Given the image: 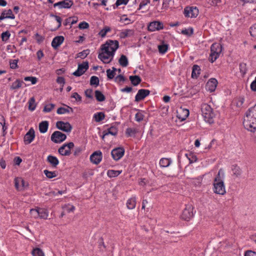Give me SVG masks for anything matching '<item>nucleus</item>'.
Wrapping results in <instances>:
<instances>
[{
	"label": "nucleus",
	"mask_w": 256,
	"mask_h": 256,
	"mask_svg": "<svg viewBox=\"0 0 256 256\" xmlns=\"http://www.w3.org/2000/svg\"><path fill=\"white\" fill-rule=\"evenodd\" d=\"M118 46V41L107 40L106 43L101 46L98 58L104 64H109L113 60L115 52Z\"/></svg>",
	"instance_id": "1"
},
{
	"label": "nucleus",
	"mask_w": 256,
	"mask_h": 256,
	"mask_svg": "<svg viewBox=\"0 0 256 256\" xmlns=\"http://www.w3.org/2000/svg\"><path fill=\"white\" fill-rule=\"evenodd\" d=\"M243 124L244 128L248 130L256 132V104L246 112L244 116Z\"/></svg>",
	"instance_id": "2"
},
{
	"label": "nucleus",
	"mask_w": 256,
	"mask_h": 256,
	"mask_svg": "<svg viewBox=\"0 0 256 256\" xmlns=\"http://www.w3.org/2000/svg\"><path fill=\"white\" fill-rule=\"evenodd\" d=\"M224 178V172L222 169H220L214 180L212 190L214 193L222 196L226 193Z\"/></svg>",
	"instance_id": "3"
},
{
	"label": "nucleus",
	"mask_w": 256,
	"mask_h": 256,
	"mask_svg": "<svg viewBox=\"0 0 256 256\" xmlns=\"http://www.w3.org/2000/svg\"><path fill=\"white\" fill-rule=\"evenodd\" d=\"M202 116L206 122L212 124L214 122V113L212 107L207 104H203L201 106Z\"/></svg>",
	"instance_id": "4"
},
{
	"label": "nucleus",
	"mask_w": 256,
	"mask_h": 256,
	"mask_svg": "<svg viewBox=\"0 0 256 256\" xmlns=\"http://www.w3.org/2000/svg\"><path fill=\"white\" fill-rule=\"evenodd\" d=\"M222 50V47L219 43H214L210 47V54L209 60L214 62L220 56Z\"/></svg>",
	"instance_id": "5"
},
{
	"label": "nucleus",
	"mask_w": 256,
	"mask_h": 256,
	"mask_svg": "<svg viewBox=\"0 0 256 256\" xmlns=\"http://www.w3.org/2000/svg\"><path fill=\"white\" fill-rule=\"evenodd\" d=\"M74 144L72 142L64 144L58 148V152L62 156H69L71 154V150L74 148Z\"/></svg>",
	"instance_id": "6"
},
{
	"label": "nucleus",
	"mask_w": 256,
	"mask_h": 256,
	"mask_svg": "<svg viewBox=\"0 0 256 256\" xmlns=\"http://www.w3.org/2000/svg\"><path fill=\"white\" fill-rule=\"evenodd\" d=\"M164 28V24L158 20L152 22L148 25V30L150 32L159 31L162 30Z\"/></svg>",
	"instance_id": "7"
},
{
	"label": "nucleus",
	"mask_w": 256,
	"mask_h": 256,
	"mask_svg": "<svg viewBox=\"0 0 256 256\" xmlns=\"http://www.w3.org/2000/svg\"><path fill=\"white\" fill-rule=\"evenodd\" d=\"M194 215V208L191 205H188L183 210L181 217L183 220L188 221L193 218Z\"/></svg>",
	"instance_id": "8"
},
{
	"label": "nucleus",
	"mask_w": 256,
	"mask_h": 256,
	"mask_svg": "<svg viewBox=\"0 0 256 256\" xmlns=\"http://www.w3.org/2000/svg\"><path fill=\"white\" fill-rule=\"evenodd\" d=\"M199 10L196 7H186L184 10V14L188 18H196L198 14Z\"/></svg>",
	"instance_id": "9"
},
{
	"label": "nucleus",
	"mask_w": 256,
	"mask_h": 256,
	"mask_svg": "<svg viewBox=\"0 0 256 256\" xmlns=\"http://www.w3.org/2000/svg\"><path fill=\"white\" fill-rule=\"evenodd\" d=\"M66 138V135L59 131L54 132L51 136L52 140L55 143H60Z\"/></svg>",
	"instance_id": "10"
},
{
	"label": "nucleus",
	"mask_w": 256,
	"mask_h": 256,
	"mask_svg": "<svg viewBox=\"0 0 256 256\" xmlns=\"http://www.w3.org/2000/svg\"><path fill=\"white\" fill-rule=\"evenodd\" d=\"M102 154L100 150H96L90 156V162L95 164H98L102 161Z\"/></svg>",
	"instance_id": "11"
},
{
	"label": "nucleus",
	"mask_w": 256,
	"mask_h": 256,
	"mask_svg": "<svg viewBox=\"0 0 256 256\" xmlns=\"http://www.w3.org/2000/svg\"><path fill=\"white\" fill-rule=\"evenodd\" d=\"M88 68V62H84L83 63L78 64L77 70L73 72V74L76 76H80L83 74Z\"/></svg>",
	"instance_id": "12"
},
{
	"label": "nucleus",
	"mask_w": 256,
	"mask_h": 256,
	"mask_svg": "<svg viewBox=\"0 0 256 256\" xmlns=\"http://www.w3.org/2000/svg\"><path fill=\"white\" fill-rule=\"evenodd\" d=\"M56 126L58 129L67 132H70L72 129V126L70 123L62 121L57 122Z\"/></svg>",
	"instance_id": "13"
},
{
	"label": "nucleus",
	"mask_w": 256,
	"mask_h": 256,
	"mask_svg": "<svg viewBox=\"0 0 256 256\" xmlns=\"http://www.w3.org/2000/svg\"><path fill=\"white\" fill-rule=\"evenodd\" d=\"M124 150L122 148H114L112 150L111 154L115 160H120L124 156Z\"/></svg>",
	"instance_id": "14"
},
{
	"label": "nucleus",
	"mask_w": 256,
	"mask_h": 256,
	"mask_svg": "<svg viewBox=\"0 0 256 256\" xmlns=\"http://www.w3.org/2000/svg\"><path fill=\"white\" fill-rule=\"evenodd\" d=\"M73 2L72 0H63L54 4V8L58 7L59 8H70L73 5Z\"/></svg>",
	"instance_id": "15"
},
{
	"label": "nucleus",
	"mask_w": 256,
	"mask_h": 256,
	"mask_svg": "<svg viewBox=\"0 0 256 256\" xmlns=\"http://www.w3.org/2000/svg\"><path fill=\"white\" fill-rule=\"evenodd\" d=\"M35 138V132L32 128H30V130L26 133L24 136V142L25 144H30Z\"/></svg>",
	"instance_id": "16"
},
{
	"label": "nucleus",
	"mask_w": 256,
	"mask_h": 256,
	"mask_svg": "<svg viewBox=\"0 0 256 256\" xmlns=\"http://www.w3.org/2000/svg\"><path fill=\"white\" fill-rule=\"evenodd\" d=\"M14 186L18 190H22L26 188L28 184L20 178H16L14 179Z\"/></svg>",
	"instance_id": "17"
},
{
	"label": "nucleus",
	"mask_w": 256,
	"mask_h": 256,
	"mask_svg": "<svg viewBox=\"0 0 256 256\" xmlns=\"http://www.w3.org/2000/svg\"><path fill=\"white\" fill-rule=\"evenodd\" d=\"M218 81L216 78H212L210 79L206 83V89L210 92L215 91L218 85Z\"/></svg>",
	"instance_id": "18"
},
{
	"label": "nucleus",
	"mask_w": 256,
	"mask_h": 256,
	"mask_svg": "<svg viewBox=\"0 0 256 256\" xmlns=\"http://www.w3.org/2000/svg\"><path fill=\"white\" fill-rule=\"evenodd\" d=\"M150 90L146 89H140L138 90L136 96L135 100L139 102L144 99L146 96L149 95Z\"/></svg>",
	"instance_id": "19"
},
{
	"label": "nucleus",
	"mask_w": 256,
	"mask_h": 256,
	"mask_svg": "<svg viewBox=\"0 0 256 256\" xmlns=\"http://www.w3.org/2000/svg\"><path fill=\"white\" fill-rule=\"evenodd\" d=\"M64 37L63 36H55L52 42V46L56 50L64 42Z\"/></svg>",
	"instance_id": "20"
},
{
	"label": "nucleus",
	"mask_w": 256,
	"mask_h": 256,
	"mask_svg": "<svg viewBox=\"0 0 256 256\" xmlns=\"http://www.w3.org/2000/svg\"><path fill=\"white\" fill-rule=\"evenodd\" d=\"M189 114V110L188 109L180 108L178 112L177 117L182 122L188 117Z\"/></svg>",
	"instance_id": "21"
},
{
	"label": "nucleus",
	"mask_w": 256,
	"mask_h": 256,
	"mask_svg": "<svg viewBox=\"0 0 256 256\" xmlns=\"http://www.w3.org/2000/svg\"><path fill=\"white\" fill-rule=\"evenodd\" d=\"M134 34V30L133 29H124L122 30L120 32V36L121 38H126L131 37Z\"/></svg>",
	"instance_id": "22"
},
{
	"label": "nucleus",
	"mask_w": 256,
	"mask_h": 256,
	"mask_svg": "<svg viewBox=\"0 0 256 256\" xmlns=\"http://www.w3.org/2000/svg\"><path fill=\"white\" fill-rule=\"evenodd\" d=\"M14 15L13 14L12 10L10 9L2 12L0 16V20L5 18L14 19Z\"/></svg>",
	"instance_id": "23"
},
{
	"label": "nucleus",
	"mask_w": 256,
	"mask_h": 256,
	"mask_svg": "<svg viewBox=\"0 0 256 256\" xmlns=\"http://www.w3.org/2000/svg\"><path fill=\"white\" fill-rule=\"evenodd\" d=\"M168 48L169 44L164 40H162L160 44L158 46V52L162 54H165L168 52Z\"/></svg>",
	"instance_id": "24"
},
{
	"label": "nucleus",
	"mask_w": 256,
	"mask_h": 256,
	"mask_svg": "<svg viewBox=\"0 0 256 256\" xmlns=\"http://www.w3.org/2000/svg\"><path fill=\"white\" fill-rule=\"evenodd\" d=\"M136 196H132L127 200L126 206L129 210H133L136 207Z\"/></svg>",
	"instance_id": "25"
},
{
	"label": "nucleus",
	"mask_w": 256,
	"mask_h": 256,
	"mask_svg": "<svg viewBox=\"0 0 256 256\" xmlns=\"http://www.w3.org/2000/svg\"><path fill=\"white\" fill-rule=\"evenodd\" d=\"M172 160L170 158H163L160 160L159 164L160 167L167 168L170 165Z\"/></svg>",
	"instance_id": "26"
},
{
	"label": "nucleus",
	"mask_w": 256,
	"mask_h": 256,
	"mask_svg": "<svg viewBox=\"0 0 256 256\" xmlns=\"http://www.w3.org/2000/svg\"><path fill=\"white\" fill-rule=\"evenodd\" d=\"M47 160L54 167H56L59 164L58 158L53 156H48L47 158Z\"/></svg>",
	"instance_id": "27"
},
{
	"label": "nucleus",
	"mask_w": 256,
	"mask_h": 256,
	"mask_svg": "<svg viewBox=\"0 0 256 256\" xmlns=\"http://www.w3.org/2000/svg\"><path fill=\"white\" fill-rule=\"evenodd\" d=\"M39 218L46 220L48 216V211L44 208H38Z\"/></svg>",
	"instance_id": "28"
},
{
	"label": "nucleus",
	"mask_w": 256,
	"mask_h": 256,
	"mask_svg": "<svg viewBox=\"0 0 256 256\" xmlns=\"http://www.w3.org/2000/svg\"><path fill=\"white\" fill-rule=\"evenodd\" d=\"M48 122L47 121H43L39 124V130L41 133L44 134L48 130Z\"/></svg>",
	"instance_id": "29"
},
{
	"label": "nucleus",
	"mask_w": 256,
	"mask_h": 256,
	"mask_svg": "<svg viewBox=\"0 0 256 256\" xmlns=\"http://www.w3.org/2000/svg\"><path fill=\"white\" fill-rule=\"evenodd\" d=\"M122 172V170H110L107 172L108 176L110 178H115L119 176Z\"/></svg>",
	"instance_id": "30"
},
{
	"label": "nucleus",
	"mask_w": 256,
	"mask_h": 256,
	"mask_svg": "<svg viewBox=\"0 0 256 256\" xmlns=\"http://www.w3.org/2000/svg\"><path fill=\"white\" fill-rule=\"evenodd\" d=\"M105 117V115L102 112H96L94 114L93 118L96 122H100Z\"/></svg>",
	"instance_id": "31"
},
{
	"label": "nucleus",
	"mask_w": 256,
	"mask_h": 256,
	"mask_svg": "<svg viewBox=\"0 0 256 256\" xmlns=\"http://www.w3.org/2000/svg\"><path fill=\"white\" fill-rule=\"evenodd\" d=\"M22 81L20 80H16L12 84L10 88L12 90L18 89L22 86Z\"/></svg>",
	"instance_id": "32"
},
{
	"label": "nucleus",
	"mask_w": 256,
	"mask_h": 256,
	"mask_svg": "<svg viewBox=\"0 0 256 256\" xmlns=\"http://www.w3.org/2000/svg\"><path fill=\"white\" fill-rule=\"evenodd\" d=\"M28 110L32 112L35 110L36 104V102L35 99L34 97L30 98L28 102Z\"/></svg>",
	"instance_id": "33"
},
{
	"label": "nucleus",
	"mask_w": 256,
	"mask_h": 256,
	"mask_svg": "<svg viewBox=\"0 0 256 256\" xmlns=\"http://www.w3.org/2000/svg\"><path fill=\"white\" fill-rule=\"evenodd\" d=\"M200 68L198 65H194L192 67V78H197L200 74Z\"/></svg>",
	"instance_id": "34"
},
{
	"label": "nucleus",
	"mask_w": 256,
	"mask_h": 256,
	"mask_svg": "<svg viewBox=\"0 0 256 256\" xmlns=\"http://www.w3.org/2000/svg\"><path fill=\"white\" fill-rule=\"evenodd\" d=\"M130 80L132 84L134 86H138L141 82V79L138 76H130Z\"/></svg>",
	"instance_id": "35"
},
{
	"label": "nucleus",
	"mask_w": 256,
	"mask_h": 256,
	"mask_svg": "<svg viewBox=\"0 0 256 256\" xmlns=\"http://www.w3.org/2000/svg\"><path fill=\"white\" fill-rule=\"evenodd\" d=\"M118 133L117 129L114 126H112L110 128H108L106 131L105 132L104 134V136H106L108 134H111L112 136H116Z\"/></svg>",
	"instance_id": "36"
},
{
	"label": "nucleus",
	"mask_w": 256,
	"mask_h": 256,
	"mask_svg": "<svg viewBox=\"0 0 256 256\" xmlns=\"http://www.w3.org/2000/svg\"><path fill=\"white\" fill-rule=\"evenodd\" d=\"M32 254V256H45L44 253L40 248H36L33 249Z\"/></svg>",
	"instance_id": "37"
},
{
	"label": "nucleus",
	"mask_w": 256,
	"mask_h": 256,
	"mask_svg": "<svg viewBox=\"0 0 256 256\" xmlns=\"http://www.w3.org/2000/svg\"><path fill=\"white\" fill-rule=\"evenodd\" d=\"M95 97L96 100L100 102H103L105 100V96L104 94L99 90H96Z\"/></svg>",
	"instance_id": "38"
},
{
	"label": "nucleus",
	"mask_w": 256,
	"mask_h": 256,
	"mask_svg": "<svg viewBox=\"0 0 256 256\" xmlns=\"http://www.w3.org/2000/svg\"><path fill=\"white\" fill-rule=\"evenodd\" d=\"M120 21L125 24H128L133 22V21H132L126 14L121 16Z\"/></svg>",
	"instance_id": "39"
},
{
	"label": "nucleus",
	"mask_w": 256,
	"mask_h": 256,
	"mask_svg": "<svg viewBox=\"0 0 256 256\" xmlns=\"http://www.w3.org/2000/svg\"><path fill=\"white\" fill-rule=\"evenodd\" d=\"M120 64L123 67H126L128 64V60L126 56L122 55L119 59Z\"/></svg>",
	"instance_id": "40"
},
{
	"label": "nucleus",
	"mask_w": 256,
	"mask_h": 256,
	"mask_svg": "<svg viewBox=\"0 0 256 256\" xmlns=\"http://www.w3.org/2000/svg\"><path fill=\"white\" fill-rule=\"evenodd\" d=\"M144 117V112L138 110L135 115V120L136 122H140L143 120Z\"/></svg>",
	"instance_id": "41"
},
{
	"label": "nucleus",
	"mask_w": 256,
	"mask_h": 256,
	"mask_svg": "<svg viewBox=\"0 0 256 256\" xmlns=\"http://www.w3.org/2000/svg\"><path fill=\"white\" fill-rule=\"evenodd\" d=\"M181 33L184 35L190 36L193 34L194 29L191 27H190L188 28H184L182 30Z\"/></svg>",
	"instance_id": "42"
},
{
	"label": "nucleus",
	"mask_w": 256,
	"mask_h": 256,
	"mask_svg": "<svg viewBox=\"0 0 256 256\" xmlns=\"http://www.w3.org/2000/svg\"><path fill=\"white\" fill-rule=\"evenodd\" d=\"M116 69L114 68H112V70L108 69L106 70L107 76L109 79H112L114 78L116 74Z\"/></svg>",
	"instance_id": "43"
},
{
	"label": "nucleus",
	"mask_w": 256,
	"mask_h": 256,
	"mask_svg": "<svg viewBox=\"0 0 256 256\" xmlns=\"http://www.w3.org/2000/svg\"><path fill=\"white\" fill-rule=\"evenodd\" d=\"M244 102V98L242 97H238L236 98L234 101V104L238 107H240L242 106Z\"/></svg>",
	"instance_id": "44"
},
{
	"label": "nucleus",
	"mask_w": 256,
	"mask_h": 256,
	"mask_svg": "<svg viewBox=\"0 0 256 256\" xmlns=\"http://www.w3.org/2000/svg\"><path fill=\"white\" fill-rule=\"evenodd\" d=\"M129 0H116L115 4L114 5V9H116L118 6L124 4L126 5L128 4Z\"/></svg>",
	"instance_id": "45"
},
{
	"label": "nucleus",
	"mask_w": 256,
	"mask_h": 256,
	"mask_svg": "<svg viewBox=\"0 0 256 256\" xmlns=\"http://www.w3.org/2000/svg\"><path fill=\"white\" fill-rule=\"evenodd\" d=\"M44 174L46 176L47 178H54L56 176V172H50L48 170H44Z\"/></svg>",
	"instance_id": "46"
},
{
	"label": "nucleus",
	"mask_w": 256,
	"mask_h": 256,
	"mask_svg": "<svg viewBox=\"0 0 256 256\" xmlns=\"http://www.w3.org/2000/svg\"><path fill=\"white\" fill-rule=\"evenodd\" d=\"M30 214L32 218L36 219L39 218L38 208L36 209H31Z\"/></svg>",
	"instance_id": "47"
},
{
	"label": "nucleus",
	"mask_w": 256,
	"mask_h": 256,
	"mask_svg": "<svg viewBox=\"0 0 256 256\" xmlns=\"http://www.w3.org/2000/svg\"><path fill=\"white\" fill-rule=\"evenodd\" d=\"M90 53V50H85L83 51L79 52L77 54V57L80 58H84Z\"/></svg>",
	"instance_id": "48"
},
{
	"label": "nucleus",
	"mask_w": 256,
	"mask_h": 256,
	"mask_svg": "<svg viewBox=\"0 0 256 256\" xmlns=\"http://www.w3.org/2000/svg\"><path fill=\"white\" fill-rule=\"evenodd\" d=\"M55 105L53 104H48L45 106L44 108L43 112H51L54 108Z\"/></svg>",
	"instance_id": "49"
},
{
	"label": "nucleus",
	"mask_w": 256,
	"mask_h": 256,
	"mask_svg": "<svg viewBox=\"0 0 256 256\" xmlns=\"http://www.w3.org/2000/svg\"><path fill=\"white\" fill-rule=\"evenodd\" d=\"M90 84L92 86H98L99 84L98 78L96 76H92L90 79Z\"/></svg>",
	"instance_id": "50"
},
{
	"label": "nucleus",
	"mask_w": 256,
	"mask_h": 256,
	"mask_svg": "<svg viewBox=\"0 0 256 256\" xmlns=\"http://www.w3.org/2000/svg\"><path fill=\"white\" fill-rule=\"evenodd\" d=\"M63 209L64 210V211H66L68 212H73L75 208L74 206H72V204H68L65 205L63 207Z\"/></svg>",
	"instance_id": "51"
},
{
	"label": "nucleus",
	"mask_w": 256,
	"mask_h": 256,
	"mask_svg": "<svg viewBox=\"0 0 256 256\" xmlns=\"http://www.w3.org/2000/svg\"><path fill=\"white\" fill-rule=\"evenodd\" d=\"M26 82H30L32 84H35L37 82V78L34 76H26L24 78Z\"/></svg>",
	"instance_id": "52"
},
{
	"label": "nucleus",
	"mask_w": 256,
	"mask_h": 256,
	"mask_svg": "<svg viewBox=\"0 0 256 256\" xmlns=\"http://www.w3.org/2000/svg\"><path fill=\"white\" fill-rule=\"evenodd\" d=\"M10 34L9 32H3L1 35L2 40L3 42H6L10 38Z\"/></svg>",
	"instance_id": "53"
},
{
	"label": "nucleus",
	"mask_w": 256,
	"mask_h": 256,
	"mask_svg": "<svg viewBox=\"0 0 256 256\" xmlns=\"http://www.w3.org/2000/svg\"><path fill=\"white\" fill-rule=\"evenodd\" d=\"M137 132L136 129L134 128H128L126 130V133L128 136H134Z\"/></svg>",
	"instance_id": "54"
},
{
	"label": "nucleus",
	"mask_w": 256,
	"mask_h": 256,
	"mask_svg": "<svg viewBox=\"0 0 256 256\" xmlns=\"http://www.w3.org/2000/svg\"><path fill=\"white\" fill-rule=\"evenodd\" d=\"M210 6H216L221 2V0H206Z\"/></svg>",
	"instance_id": "55"
},
{
	"label": "nucleus",
	"mask_w": 256,
	"mask_h": 256,
	"mask_svg": "<svg viewBox=\"0 0 256 256\" xmlns=\"http://www.w3.org/2000/svg\"><path fill=\"white\" fill-rule=\"evenodd\" d=\"M57 114H62L66 113H69L70 110L68 108L60 107L57 110Z\"/></svg>",
	"instance_id": "56"
},
{
	"label": "nucleus",
	"mask_w": 256,
	"mask_h": 256,
	"mask_svg": "<svg viewBox=\"0 0 256 256\" xmlns=\"http://www.w3.org/2000/svg\"><path fill=\"white\" fill-rule=\"evenodd\" d=\"M71 97L72 98H74L76 100V101L78 102H82V96L77 92H75L72 94Z\"/></svg>",
	"instance_id": "57"
},
{
	"label": "nucleus",
	"mask_w": 256,
	"mask_h": 256,
	"mask_svg": "<svg viewBox=\"0 0 256 256\" xmlns=\"http://www.w3.org/2000/svg\"><path fill=\"white\" fill-rule=\"evenodd\" d=\"M174 2L173 0H164L162 3V7L164 8H168Z\"/></svg>",
	"instance_id": "58"
},
{
	"label": "nucleus",
	"mask_w": 256,
	"mask_h": 256,
	"mask_svg": "<svg viewBox=\"0 0 256 256\" xmlns=\"http://www.w3.org/2000/svg\"><path fill=\"white\" fill-rule=\"evenodd\" d=\"M86 98L92 99L93 98V90L92 89H87L84 92Z\"/></svg>",
	"instance_id": "59"
},
{
	"label": "nucleus",
	"mask_w": 256,
	"mask_h": 256,
	"mask_svg": "<svg viewBox=\"0 0 256 256\" xmlns=\"http://www.w3.org/2000/svg\"><path fill=\"white\" fill-rule=\"evenodd\" d=\"M18 60H13L10 61V68L12 69H16L18 67Z\"/></svg>",
	"instance_id": "60"
},
{
	"label": "nucleus",
	"mask_w": 256,
	"mask_h": 256,
	"mask_svg": "<svg viewBox=\"0 0 256 256\" xmlns=\"http://www.w3.org/2000/svg\"><path fill=\"white\" fill-rule=\"evenodd\" d=\"M250 34L252 37L256 38V24L250 27Z\"/></svg>",
	"instance_id": "61"
},
{
	"label": "nucleus",
	"mask_w": 256,
	"mask_h": 256,
	"mask_svg": "<svg viewBox=\"0 0 256 256\" xmlns=\"http://www.w3.org/2000/svg\"><path fill=\"white\" fill-rule=\"evenodd\" d=\"M35 39L36 40L37 42L40 44L44 41V36H40L38 34L36 33L35 34Z\"/></svg>",
	"instance_id": "62"
},
{
	"label": "nucleus",
	"mask_w": 256,
	"mask_h": 256,
	"mask_svg": "<svg viewBox=\"0 0 256 256\" xmlns=\"http://www.w3.org/2000/svg\"><path fill=\"white\" fill-rule=\"evenodd\" d=\"M88 24L86 22H81L78 24V28L82 30L88 28Z\"/></svg>",
	"instance_id": "63"
},
{
	"label": "nucleus",
	"mask_w": 256,
	"mask_h": 256,
	"mask_svg": "<svg viewBox=\"0 0 256 256\" xmlns=\"http://www.w3.org/2000/svg\"><path fill=\"white\" fill-rule=\"evenodd\" d=\"M150 2V0H142L140 4L138 10H140V9L142 8L144 6L147 5Z\"/></svg>",
	"instance_id": "64"
}]
</instances>
